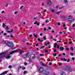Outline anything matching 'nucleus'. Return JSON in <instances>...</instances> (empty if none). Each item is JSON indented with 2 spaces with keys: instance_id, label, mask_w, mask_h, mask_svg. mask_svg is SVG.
I'll use <instances>...</instances> for the list:
<instances>
[{
  "instance_id": "1",
  "label": "nucleus",
  "mask_w": 75,
  "mask_h": 75,
  "mask_svg": "<svg viewBox=\"0 0 75 75\" xmlns=\"http://www.w3.org/2000/svg\"><path fill=\"white\" fill-rule=\"evenodd\" d=\"M4 42L8 47H9L12 48V47H13V45L11 42H9L8 41H5Z\"/></svg>"
},
{
  "instance_id": "2",
  "label": "nucleus",
  "mask_w": 75,
  "mask_h": 75,
  "mask_svg": "<svg viewBox=\"0 0 75 75\" xmlns=\"http://www.w3.org/2000/svg\"><path fill=\"white\" fill-rule=\"evenodd\" d=\"M16 51H17L15 50V51H13L11 52L10 53V54H8V56H7V57H10V56H9V55H11V54H12L14 53V52H16Z\"/></svg>"
},
{
  "instance_id": "3",
  "label": "nucleus",
  "mask_w": 75,
  "mask_h": 75,
  "mask_svg": "<svg viewBox=\"0 0 75 75\" xmlns=\"http://www.w3.org/2000/svg\"><path fill=\"white\" fill-rule=\"evenodd\" d=\"M39 71H40V73H41V72H43V68H40L39 69Z\"/></svg>"
},
{
  "instance_id": "4",
  "label": "nucleus",
  "mask_w": 75,
  "mask_h": 75,
  "mask_svg": "<svg viewBox=\"0 0 75 75\" xmlns=\"http://www.w3.org/2000/svg\"><path fill=\"white\" fill-rule=\"evenodd\" d=\"M68 21H69L70 22V23H71V22L73 21V18H69L68 19Z\"/></svg>"
},
{
  "instance_id": "5",
  "label": "nucleus",
  "mask_w": 75,
  "mask_h": 75,
  "mask_svg": "<svg viewBox=\"0 0 75 75\" xmlns=\"http://www.w3.org/2000/svg\"><path fill=\"white\" fill-rule=\"evenodd\" d=\"M47 4L48 6H51L52 4V2L51 1H49L48 2H47Z\"/></svg>"
},
{
  "instance_id": "6",
  "label": "nucleus",
  "mask_w": 75,
  "mask_h": 75,
  "mask_svg": "<svg viewBox=\"0 0 75 75\" xmlns=\"http://www.w3.org/2000/svg\"><path fill=\"white\" fill-rule=\"evenodd\" d=\"M10 57H1V58H6L7 59H10Z\"/></svg>"
},
{
  "instance_id": "7",
  "label": "nucleus",
  "mask_w": 75,
  "mask_h": 75,
  "mask_svg": "<svg viewBox=\"0 0 75 75\" xmlns=\"http://www.w3.org/2000/svg\"><path fill=\"white\" fill-rule=\"evenodd\" d=\"M34 24H37V25H40V23H38L37 21H36L34 23Z\"/></svg>"
},
{
  "instance_id": "8",
  "label": "nucleus",
  "mask_w": 75,
  "mask_h": 75,
  "mask_svg": "<svg viewBox=\"0 0 75 75\" xmlns=\"http://www.w3.org/2000/svg\"><path fill=\"white\" fill-rule=\"evenodd\" d=\"M61 60H62V61H67V59H65V58H61L60 59Z\"/></svg>"
},
{
  "instance_id": "9",
  "label": "nucleus",
  "mask_w": 75,
  "mask_h": 75,
  "mask_svg": "<svg viewBox=\"0 0 75 75\" xmlns=\"http://www.w3.org/2000/svg\"><path fill=\"white\" fill-rule=\"evenodd\" d=\"M5 54H6V52H2L0 53V56H1L2 55H4Z\"/></svg>"
},
{
  "instance_id": "10",
  "label": "nucleus",
  "mask_w": 75,
  "mask_h": 75,
  "mask_svg": "<svg viewBox=\"0 0 75 75\" xmlns=\"http://www.w3.org/2000/svg\"><path fill=\"white\" fill-rule=\"evenodd\" d=\"M65 17V16L64 15L61 16H60V18H64Z\"/></svg>"
},
{
  "instance_id": "11",
  "label": "nucleus",
  "mask_w": 75,
  "mask_h": 75,
  "mask_svg": "<svg viewBox=\"0 0 75 75\" xmlns=\"http://www.w3.org/2000/svg\"><path fill=\"white\" fill-rule=\"evenodd\" d=\"M59 49L60 51H62L63 50H64V47H60Z\"/></svg>"
},
{
  "instance_id": "12",
  "label": "nucleus",
  "mask_w": 75,
  "mask_h": 75,
  "mask_svg": "<svg viewBox=\"0 0 75 75\" xmlns=\"http://www.w3.org/2000/svg\"><path fill=\"white\" fill-rule=\"evenodd\" d=\"M49 74V73L45 72V73H43V75H48Z\"/></svg>"
},
{
  "instance_id": "13",
  "label": "nucleus",
  "mask_w": 75,
  "mask_h": 75,
  "mask_svg": "<svg viewBox=\"0 0 75 75\" xmlns=\"http://www.w3.org/2000/svg\"><path fill=\"white\" fill-rule=\"evenodd\" d=\"M63 1L64 3H68V1H67V0H64Z\"/></svg>"
},
{
  "instance_id": "14",
  "label": "nucleus",
  "mask_w": 75,
  "mask_h": 75,
  "mask_svg": "<svg viewBox=\"0 0 75 75\" xmlns=\"http://www.w3.org/2000/svg\"><path fill=\"white\" fill-rule=\"evenodd\" d=\"M61 75H66V73L65 72H63V73H62L61 74Z\"/></svg>"
},
{
  "instance_id": "15",
  "label": "nucleus",
  "mask_w": 75,
  "mask_h": 75,
  "mask_svg": "<svg viewBox=\"0 0 75 75\" xmlns=\"http://www.w3.org/2000/svg\"><path fill=\"white\" fill-rule=\"evenodd\" d=\"M6 30H7L8 31L9 30V28H8V26H7V27H6V28H5Z\"/></svg>"
},
{
  "instance_id": "16",
  "label": "nucleus",
  "mask_w": 75,
  "mask_h": 75,
  "mask_svg": "<svg viewBox=\"0 0 75 75\" xmlns=\"http://www.w3.org/2000/svg\"><path fill=\"white\" fill-rule=\"evenodd\" d=\"M33 35H34V36L35 37H37V34H36L35 33H34L33 34Z\"/></svg>"
},
{
  "instance_id": "17",
  "label": "nucleus",
  "mask_w": 75,
  "mask_h": 75,
  "mask_svg": "<svg viewBox=\"0 0 75 75\" xmlns=\"http://www.w3.org/2000/svg\"><path fill=\"white\" fill-rule=\"evenodd\" d=\"M3 25L2 26L3 27H6V24H5V23H3Z\"/></svg>"
},
{
  "instance_id": "18",
  "label": "nucleus",
  "mask_w": 75,
  "mask_h": 75,
  "mask_svg": "<svg viewBox=\"0 0 75 75\" xmlns=\"http://www.w3.org/2000/svg\"><path fill=\"white\" fill-rule=\"evenodd\" d=\"M19 52H20L21 54H22V53H23V50H20L19 51Z\"/></svg>"
},
{
  "instance_id": "19",
  "label": "nucleus",
  "mask_w": 75,
  "mask_h": 75,
  "mask_svg": "<svg viewBox=\"0 0 75 75\" xmlns=\"http://www.w3.org/2000/svg\"><path fill=\"white\" fill-rule=\"evenodd\" d=\"M40 64L41 65H43V66H45V67H47V65H43V64L42 63V62H40Z\"/></svg>"
},
{
  "instance_id": "20",
  "label": "nucleus",
  "mask_w": 75,
  "mask_h": 75,
  "mask_svg": "<svg viewBox=\"0 0 75 75\" xmlns=\"http://www.w3.org/2000/svg\"><path fill=\"white\" fill-rule=\"evenodd\" d=\"M8 72V71H4V75H5V74H7V73Z\"/></svg>"
},
{
  "instance_id": "21",
  "label": "nucleus",
  "mask_w": 75,
  "mask_h": 75,
  "mask_svg": "<svg viewBox=\"0 0 75 75\" xmlns=\"http://www.w3.org/2000/svg\"><path fill=\"white\" fill-rule=\"evenodd\" d=\"M29 57H35V55L33 54H31L29 55Z\"/></svg>"
},
{
  "instance_id": "22",
  "label": "nucleus",
  "mask_w": 75,
  "mask_h": 75,
  "mask_svg": "<svg viewBox=\"0 0 75 75\" xmlns=\"http://www.w3.org/2000/svg\"><path fill=\"white\" fill-rule=\"evenodd\" d=\"M30 58H31V59H33L34 58H35V57H31Z\"/></svg>"
},
{
  "instance_id": "23",
  "label": "nucleus",
  "mask_w": 75,
  "mask_h": 75,
  "mask_svg": "<svg viewBox=\"0 0 75 75\" xmlns=\"http://www.w3.org/2000/svg\"><path fill=\"white\" fill-rule=\"evenodd\" d=\"M13 30L12 29L11 30V31H8L7 32V33H11V32H13Z\"/></svg>"
},
{
  "instance_id": "24",
  "label": "nucleus",
  "mask_w": 75,
  "mask_h": 75,
  "mask_svg": "<svg viewBox=\"0 0 75 75\" xmlns=\"http://www.w3.org/2000/svg\"><path fill=\"white\" fill-rule=\"evenodd\" d=\"M21 68V66L18 67V70H20Z\"/></svg>"
},
{
  "instance_id": "25",
  "label": "nucleus",
  "mask_w": 75,
  "mask_h": 75,
  "mask_svg": "<svg viewBox=\"0 0 75 75\" xmlns=\"http://www.w3.org/2000/svg\"><path fill=\"white\" fill-rule=\"evenodd\" d=\"M43 38L44 40H46V37H45V36H43Z\"/></svg>"
},
{
  "instance_id": "26",
  "label": "nucleus",
  "mask_w": 75,
  "mask_h": 75,
  "mask_svg": "<svg viewBox=\"0 0 75 75\" xmlns=\"http://www.w3.org/2000/svg\"><path fill=\"white\" fill-rule=\"evenodd\" d=\"M27 71H24L23 72V74H26V73H27Z\"/></svg>"
},
{
  "instance_id": "27",
  "label": "nucleus",
  "mask_w": 75,
  "mask_h": 75,
  "mask_svg": "<svg viewBox=\"0 0 75 75\" xmlns=\"http://www.w3.org/2000/svg\"><path fill=\"white\" fill-rule=\"evenodd\" d=\"M71 50V51H74V48L72 47H71L70 48Z\"/></svg>"
},
{
  "instance_id": "28",
  "label": "nucleus",
  "mask_w": 75,
  "mask_h": 75,
  "mask_svg": "<svg viewBox=\"0 0 75 75\" xmlns=\"http://www.w3.org/2000/svg\"><path fill=\"white\" fill-rule=\"evenodd\" d=\"M70 61V60L69 59H67V62H69Z\"/></svg>"
},
{
  "instance_id": "29",
  "label": "nucleus",
  "mask_w": 75,
  "mask_h": 75,
  "mask_svg": "<svg viewBox=\"0 0 75 75\" xmlns=\"http://www.w3.org/2000/svg\"><path fill=\"white\" fill-rule=\"evenodd\" d=\"M69 44H72V42L71 41H69Z\"/></svg>"
},
{
  "instance_id": "30",
  "label": "nucleus",
  "mask_w": 75,
  "mask_h": 75,
  "mask_svg": "<svg viewBox=\"0 0 75 75\" xmlns=\"http://www.w3.org/2000/svg\"><path fill=\"white\" fill-rule=\"evenodd\" d=\"M70 55H72V56L74 55V54L73 53H70Z\"/></svg>"
},
{
  "instance_id": "31",
  "label": "nucleus",
  "mask_w": 75,
  "mask_h": 75,
  "mask_svg": "<svg viewBox=\"0 0 75 75\" xmlns=\"http://www.w3.org/2000/svg\"><path fill=\"white\" fill-rule=\"evenodd\" d=\"M48 22H49V21H48V20H46V21H45L46 23H48Z\"/></svg>"
},
{
  "instance_id": "32",
  "label": "nucleus",
  "mask_w": 75,
  "mask_h": 75,
  "mask_svg": "<svg viewBox=\"0 0 75 75\" xmlns=\"http://www.w3.org/2000/svg\"><path fill=\"white\" fill-rule=\"evenodd\" d=\"M51 12H52V13H54V11H55L54 10H51Z\"/></svg>"
},
{
  "instance_id": "33",
  "label": "nucleus",
  "mask_w": 75,
  "mask_h": 75,
  "mask_svg": "<svg viewBox=\"0 0 75 75\" xmlns=\"http://www.w3.org/2000/svg\"><path fill=\"white\" fill-rule=\"evenodd\" d=\"M62 65V63H60L59 64V66H61V65Z\"/></svg>"
},
{
  "instance_id": "34",
  "label": "nucleus",
  "mask_w": 75,
  "mask_h": 75,
  "mask_svg": "<svg viewBox=\"0 0 75 75\" xmlns=\"http://www.w3.org/2000/svg\"><path fill=\"white\" fill-rule=\"evenodd\" d=\"M18 13V12L17 11H16L14 13V14H17Z\"/></svg>"
},
{
  "instance_id": "35",
  "label": "nucleus",
  "mask_w": 75,
  "mask_h": 75,
  "mask_svg": "<svg viewBox=\"0 0 75 75\" xmlns=\"http://www.w3.org/2000/svg\"><path fill=\"white\" fill-rule=\"evenodd\" d=\"M12 67L11 65H9L8 66V68H11Z\"/></svg>"
},
{
  "instance_id": "36",
  "label": "nucleus",
  "mask_w": 75,
  "mask_h": 75,
  "mask_svg": "<svg viewBox=\"0 0 75 75\" xmlns=\"http://www.w3.org/2000/svg\"><path fill=\"white\" fill-rule=\"evenodd\" d=\"M29 62H31V59H29Z\"/></svg>"
},
{
  "instance_id": "37",
  "label": "nucleus",
  "mask_w": 75,
  "mask_h": 75,
  "mask_svg": "<svg viewBox=\"0 0 75 75\" xmlns=\"http://www.w3.org/2000/svg\"><path fill=\"white\" fill-rule=\"evenodd\" d=\"M66 50H67V51H69V48L67 47L66 49Z\"/></svg>"
},
{
  "instance_id": "38",
  "label": "nucleus",
  "mask_w": 75,
  "mask_h": 75,
  "mask_svg": "<svg viewBox=\"0 0 75 75\" xmlns=\"http://www.w3.org/2000/svg\"><path fill=\"white\" fill-rule=\"evenodd\" d=\"M57 24L58 25H60V23H59V22H58L57 23Z\"/></svg>"
},
{
  "instance_id": "39",
  "label": "nucleus",
  "mask_w": 75,
  "mask_h": 75,
  "mask_svg": "<svg viewBox=\"0 0 75 75\" xmlns=\"http://www.w3.org/2000/svg\"><path fill=\"white\" fill-rule=\"evenodd\" d=\"M66 25H65V24H64L63 25V27H66Z\"/></svg>"
},
{
  "instance_id": "40",
  "label": "nucleus",
  "mask_w": 75,
  "mask_h": 75,
  "mask_svg": "<svg viewBox=\"0 0 75 75\" xmlns=\"http://www.w3.org/2000/svg\"><path fill=\"white\" fill-rule=\"evenodd\" d=\"M40 56H44V54H40Z\"/></svg>"
},
{
  "instance_id": "41",
  "label": "nucleus",
  "mask_w": 75,
  "mask_h": 75,
  "mask_svg": "<svg viewBox=\"0 0 75 75\" xmlns=\"http://www.w3.org/2000/svg\"><path fill=\"white\" fill-rule=\"evenodd\" d=\"M24 65H27L28 63L27 62H25V63H24Z\"/></svg>"
},
{
  "instance_id": "42",
  "label": "nucleus",
  "mask_w": 75,
  "mask_h": 75,
  "mask_svg": "<svg viewBox=\"0 0 75 75\" xmlns=\"http://www.w3.org/2000/svg\"><path fill=\"white\" fill-rule=\"evenodd\" d=\"M25 55L26 56V57H27V56L28 55V53L25 54Z\"/></svg>"
},
{
  "instance_id": "43",
  "label": "nucleus",
  "mask_w": 75,
  "mask_h": 75,
  "mask_svg": "<svg viewBox=\"0 0 75 75\" xmlns=\"http://www.w3.org/2000/svg\"><path fill=\"white\" fill-rule=\"evenodd\" d=\"M4 75V73H1L0 75Z\"/></svg>"
},
{
  "instance_id": "44",
  "label": "nucleus",
  "mask_w": 75,
  "mask_h": 75,
  "mask_svg": "<svg viewBox=\"0 0 75 75\" xmlns=\"http://www.w3.org/2000/svg\"><path fill=\"white\" fill-rule=\"evenodd\" d=\"M53 55H54V57H55V56H56V55H57L56 54V53H54V54H53Z\"/></svg>"
},
{
  "instance_id": "45",
  "label": "nucleus",
  "mask_w": 75,
  "mask_h": 75,
  "mask_svg": "<svg viewBox=\"0 0 75 75\" xmlns=\"http://www.w3.org/2000/svg\"><path fill=\"white\" fill-rule=\"evenodd\" d=\"M11 38H13V35H11L10 36Z\"/></svg>"
},
{
  "instance_id": "46",
  "label": "nucleus",
  "mask_w": 75,
  "mask_h": 75,
  "mask_svg": "<svg viewBox=\"0 0 75 75\" xmlns=\"http://www.w3.org/2000/svg\"><path fill=\"white\" fill-rule=\"evenodd\" d=\"M25 69V67H24L23 68H22V70H24V69Z\"/></svg>"
},
{
  "instance_id": "47",
  "label": "nucleus",
  "mask_w": 75,
  "mask_h": 75,
  "mask_svg": "<svg viewBox=\"0 0 75 75\" xmlns=\"http://www.w3.org/2000/svg\"><path fill=\"white\" fill-rule=\"evenodd\" d=\"M54 45H58V44L57 43H55L54 44Z\"/></svg>"
},
{
  "instance_id": "48",
  "label": "nucleus",
  "mask_w": 75,
  "mask_h": 75,
  "mask_svg": "<svg viewBox=\"0 0 75 75\" xmlns=\"http://www.w3.org/2000/svg\"><path fill=\"white\" fill-rule=\"evenodd\" d=\"M72 60H73V61H74V59H75V58L74 57H72Z\"/></svg>"
},
{
  "instance_id": "49",
  "label": "nucleus",
  "mask_w": 75,
  "mask_h": 75,
  "mask_svg": "<svg viewBox=\"0 0 75 75\" xmlns=\"http://www.w3.org/2000/svg\"><path fill=\"white\" fill-rule=\"evenodd\" d=\"M69 66H67L66 67V68H69Z\"/></svg>"
},
{
  "instance_id": "50",
  "label": "nucleus",
  "mask_w": 75,
  "mask_h": 75,
  "mask_svg": "<svg viewBox=\"0 0 75 75\" xmlns=\"http://www.w3.org/2000/svg\"><path fill=\"white\" fill-rule=\"evenodd\" d=\"M4 35H7V34L6 33H5L4 34Z\"/></svg>"
},
{
  "instance_id": "51",
  "label": "nucleus",
  "mask_w": 75,
  "mask_h": 75,
  "mask_svg": "<svg viewBox=\"0 0 75 75\" xmlns=\"http://www.w3.org/2000/svg\"><path fill=\"white\" fill-rule=\"evenodd\" d=\"M49 65H52V63L51 62L49 63Z\"/></svg>"
},
{
  "instance_id": "52",
  "label": "nucleus",
  "mask_w": 75,
  "mask_h": 75,
  "mask_svg": "<svg viewBox=\"0 0 75 75\" xmlns=\"http://www.w3.org/2000/svg\"><path fill=\"white\" fill-rule=\"evenodd\" d=\"M57 48H58V49L59 48V46L57 45Z\"/></svg>"
},
{
  "instance_id": "53",
  "label": "nucleus",
  "mask_w": 75,
  "mask_h": 75,
  "mask_svg": "<svg viewBox=\"0 0 75 75\" xmlns=\"http://www.w3.org/2000/svg\"><path fill=\"white\" fill-rule=\"evenodd\" d=\"M48 29H49V30H51V27H49V28H48Z\"/></svg>"
},
{
  "instance_id": "54",
  "label": "nucleus",
  "mask_w": 75,
  "mask_h": 75,
  "mask_svg": "<svg viewBox=\"0 0 75 75\" xmlns=\"http://www.w3.org/2000/svg\"><path fill=\"white\" fill-rule=\"evenodd\" d=\"M29 37H30V38L32 37V35H29Z\"/></svg>"
},
{
  "instance_id": "55",
  "label": "nucleus",
  "mask_w": 75,
  "mask_h": 75,
  "mask_svg": "<svg viewBox=\"0 0 75 75\" xmlns=\"http://www.w3.org/2000/svg\"><path fill=\"white\" fill-rule=\"evenodd\" d=\"M24 7V6H21V7L20 8V9H22V8Z\"/></svg>"
},
{
  "instance_id": "56",
  "label": "nucleus",
  "mask_w": 75,
  "mask_h": 75,
  "mask_svg": "<svg viewBox=\"0 0 75 75\" xmlns=\"http://www.w3.org/2000/svg\"><path fill=\"white\" fill-rule=\"evenodd\" d=\"M38 41H41V40H40L39 38L38 39Z\"/></svg>"
},
{
  "instance_id": "57",
  "label": "nucleus",
  "mask_w": 75,
  "mask_h": 75,
  "mask_svg": "<svg viewBox=\"0 0 75 75\" xmlns=\"http://www.w3.org/2000/svg\"><path fill=\"white\" fill-rule=\"evenodd\" d=\"M40 36H42V33L40 34Z\"/></svg>"
},
{
  "instance_id": "58",
  "label": "nucleus",
  "mask_w": 75,
  "mask_h": 75,
  "mask_svg": "<svg viewBox=\"0 0 75 75\" xmlns=\"http://www.w3.org/2000/svg\"><path fill=\"white\" fill-rule=\"evenodd\" d=\"M75 27V24H73V25H72V27Z\"/></svg>"
},
{
  "instance_id": "59",
  "label": "nucleus",
  "mask_w": 75,
  "mask_h": 75,
  "mask_svg": "<svg viewBox=\"0 0 75 75\" xmlns=\"http://www.w3.org/2000/svg\"><path fill=\"white\" fill-rule=\"evenodd\" d=\"M56 7V8H58V7H59V6L58 5H57Z\"/></svg>"
},
{
  "instance_id": "60",
  "label": "nucleus",
  "mask_w": 75,
  "mask_h": 75,
  "mask_svg": "<svg viewBox=\"0 0 75 75\" xmlns=\"http://www.w3.org/2000/svg\"><path fill=\"white\" fill-rule=\"evenodd\" d=\"M47 11V10L45 9L44 10V12H46Z\"/></svg>"
},
{
  "instance_id": "61",
  "label": "nucleus",
  "mask_w": 75,
  "mask_h": 75,
  "mask_svg": "<svg viewBox=\"0 0 75 75\" xmlns=\"http://www.w3.org/2000/svg\"><path fill=\"white\" fill-rule=\"evenodd\" d=\"M1 13H4V11H2V12H1Z\"/></svg>"
},
{
  "instance_id": "62",
  "label": "nucleus",
  "mask_w": 75,
  "mask_h": 75,
  "mask_svg": "<svg viewBox=\"0 0 75 75\" xmlns=\"http://www.w3.org/2000/svg\"><path fill=\"white\" fill-rule=\"evenodd\" d=\"M46 28H45L44 29V30H44V31H46Z\"/></svg>"
},
{
  "instance_id": "63",
  "label": "nucleus",
  "mask_w": 75,
  "mask_h": 75,
  "mask_svg": "<svg viewBox=\"0 0 75 75\" xmlns=\"http://www.w3.org/2000/svg\"><path fill=\"white\" fill-rule=\"evenodd\" d=\"M50 38V39H52L53 38V37H52V36H51Z\"/></svg>"
},
{
  "instance_id": "64",
  "label": "nucleus",
  "mask_w": 75,
  "mask_h": 75,
  "mask_svg": "<svg viewBox=\"0 0 75 75\" xmlns=\"http://www.w3.org/2000/svg\"><path fill=\"white\" fill-rule=\"evenodd\" d=\"M8 75H12L11 73L9 74Z\"/></svg>"
}]
</instances>
